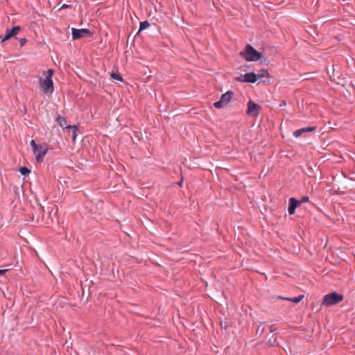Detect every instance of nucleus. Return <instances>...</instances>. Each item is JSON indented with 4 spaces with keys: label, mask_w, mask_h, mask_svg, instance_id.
I'll return each mask as SVG.
<instances>
[{
    "label": "nucleus",
    "mask_w": 355,
    "mask_h": 355,
    "mask_svg": "<svg viewBox=\"0 0 355 355\" xmlns=\"http://www.w3.org/2000/svg\"><path fill=\"white\" fill-rule=\"evenodd\" d=\"M239 55L248 62H256L262 57V54L250 44H247L245 49L239 53Z\"/></svg>",
    "instance_id": "1"
},
{
    "label": "nucleus",
    "mask_w": 355,
    "mask_h": 355,
    "mask_svg": "<svg viewBox=\"0 0 355 355\" xmlns=\"http://www.w3.org/2000/svg\"><path fill=\"white\" fill-rule=\"evenodd\" d=\"M53 72V69H48L46 78H39L40 85L42 88L44 93L46 94H52L54 90L53 83L52 80Z\"/></svg>",
    "instance_id": "2"
},
{
    "label": "nucleus",
    "mask_w": 355,
    "mask_h": 355,
    "mask_svg": "<svg viewBox=\"0 0 355 355\" xmlns=\"http://www.w3.org/2000/svg\"><path fill=\"white\" fill-rule=\"evenodd\" d=\"M343 298L344 296L342 294L333 292L324 296L322 304L327 306H332L342 302Z\"/></svg>",
    "instance_id": "3"
},
{
    "label": "nucleus",
    "mask_w": 355,
    "mask_h": 355,
    "mask_svg": "<svg viewBox=\"0 0 355 355\" xmlns=\"http://www.w3.org/2000/svg\"><path fill=\"white\" fill-rule=\"evenodd\" d=\"M234 96L232 91H227L226 93L222 94L220 100L214 103V106L217 109H221L226 106L232 100Z\"/></svg>",
    "instance_id": "4"
},
{
    "label": "nucleus",
    "mask_w": 355,
    "mask_h": 355,
    "mask_svg": "<svg viewBox=\"0 0 355 355\" xmlns=\"http://www.w3.org/2000/svg\"><path fill=\"white\" fill-rule=\"evenodd\" d=\"M72 39L73 40L81 39L85 37L92 36L93 33L87 28L77 29L72 28L71 29Z\"/></svg>",
    "instance_id": "5"
},
{
    "label": "nucleus",
    "mask_w": 355,
    "mask_h": 355,
    "mask_svg": "<svg viewBox=\"0 0 355 355\" xmlns=\"http://www.w3.org/2000/svg\"><path fill=\"white\" fill-rule=\"evenodd\" d=\"M261 110V107L259 104L253 102L251 100L249 101L248 103V109L246 112L248 115L253 117L257 116L259 114Z\"/></svg>",
    "instance_id": "6"
},
{
    "label": "nucleus",
    "mask_w": 355,
    "mask_h": 355,
    "mask_svg": "<svg viewBox=\"0 0 355 355\" xmlns=\"http://www.w3.org/2000/svg\"><path fill=\"white\" fill-rule=\"evenodd\" d=\"M47 152V145L46 144H40L38 146L37 153H34L35 155L36 161L39 163L42 162L44 160V157Z\"/></svg>",
    "instance_id": "7"
},
{
    "label": "nucleus",
    "mask_w": 355,
    "mask_h": 355,
    "mask_svg": "<svg viewBox=\"0 0 355 355\" xmlns=\"http://www.w3.org/2000/svg\"><path fill=\"white\" fill-rule=\"evenodd\" d=\"M20 29L21 27L19 26H14L11 29H7L4 37H1L0 35L1 42H4L10 39L11 37H14L15 35H16Z\"/></svg>",
    "instance_id": "8"
},
{
    "label": "nucleus",
    "mask_w": 355,
    "mask_h": 355,
    "mask_svg": "<svg viewBox=\"0 0 355 355\" xmlns=\"http://www.w3.org/2000/svg\"><path fill=\"white\" fill-rule=\"evenodd\" d=\"M301 205V202L295 199V198H291L289 199L288 211L290 215H293L295 212L296 208Z\"/></svg>",
    "instance_id": "9"
},
{
    "label": "nucleus",
    "mask_w": 355,
    "mask_h": 355,
    "mask_svg": "<svg viewBox=\"0 0 355 355\" xmlns=\"http://www.w3.org/2000/svg\"><path fill=\"white\" fill-rule=\"evenodd\" d=\"M35 214H33V220L35 219L37 223H39L40 220H42L44 215V208L43 207L39 205L36 209H35Z\"/></svg>",
    "instance_id": "10"
},
{
    "label": "nucleus",
    "mask_w": 355,
    "mask_h": 355,
    "mask_svg": "<svg viewBox=\"0 0 355 355\" xmlns=\"http://www.w3.org/2000/svg\"><path fill=\"white\" fill-rule=\"evenodd\" d=\"M258 75L254 72L247 73L244 75V82L254 83L257 80Z\"/></svg>",
    "instance_id": "11"
},
{
    "label": "nucleus",
    "mask_w": 355,
    "mask_h": 355,
    "mask_svg": "<svg viewBox=\"0 0 355 355\" xmlns=\"http://www.w3.org/2000/svg\"><path fill=\"white\" fill-rule=\"evenodd\" d=\"M65 128L68 129L69 131L70 130H72L71 139H72L73 141L74 142L76 139V137H77V132L78 131V126L76 125H68L65 126Z\"/></svg>",
    "instance_id": "12"
},
{
    "label": "nucleus",
    "mask_w": 355,
    "mask_h": 355,
    "mask_svg": "<svg viewBox=\"0 0 355 355\" xmlns=\"http://www.w3.org/2000/svg\"><path fill=\"white\" fill-rule=\"evenodd\" d=\"M56 121L60 127L65 128L67 125V119L65 117L59 115L56 118Z\"/></svg>",
    "instance_id": "13"
},
{
    "label": "nucleus",
    "mask_w": 355,
    "mask_h": 355,
    "mask_svg": "<svg viewBox=\"0 0 355 355\" xmlns=\"http://www.w3.org/2000/svg\"><path fill=\"white\" fill-rule=\"evenodd\" d=\"M279 298L284 299V300H288V301H290V302H292L294 303H298L304 298V295H300L298 297H293V298L282 297H279Z\"/></svg>",
    "instance_id": "14"
},
{
    "label": "nucleus",
    "mask_w": 355,
    "mask_h": 355,
    "mask_svg": "<svg viewBox=\"0 0 355 355\" xmlns=\"http://www.w3.org/2000/svg\"><path fill=\"white\" fill-rule=\"evenodd\" d=\"M149 26H150V24H149L148 21L146 20V21H141L140 23V27H139V31L140 32L143 30H145L147 28H148Z\"/></svg>",
    "instance_id": "15"
},
{
    "label": "nucleus",
    "mask_w": 355,
    "mask_h": 355,
    "mask_svg": "<svg viewBox=\"0 0 355 355\" xmlns=\"http://www.w3.org/2000/svg\"><path fill=\"white\" fill-rule=\"evenodd\" d=\"M19 171L23 175H26L31 173V170L26 166L20 167Z\"/></svg>",
    "instance_id": "16"
},
{
    "label": "nucleus",
    "mask_w": 355,
    "mask_h": 355,
    "mask_svg": "<svg viewBox=\"0 0 355 355\" xmlns=\"http://www.w3.org/2000/svg\"><path fill=\"white\" fill-rule=\"evenodd\" d=\"M111 78L112 79H114V80H116L119 81H121V82L123 81L122 76L119 73H117L112 72L111 73Z\"/></svg>",
    "instance_id": "17"
},
{
    "label": "nucleus",
    "mask_w": 355,
    "mask_h": 355,
    "mask_svg": "<svg viewBox=\"0 0 355 355\" xmlns=\"http://www.w3.org/2000/svg\"><path fill=\"white\" fill-rule=\"evenodd\" d=\"M31 146H32V148H33V153H37V148H38V146H39V145H37V144L35 143V140L32 139V140L31 141Z\"/></svg>",
    "instance_id": "18"
},
{
    "label": "nucleus",
    "mask_w": 355,
    "mask_h": 355,
    "mask_svg": "<svg viewBox=\"0 0 355 355\" xmlns=\"http://www.w3.org/2000/svg\"><path fill=\"white\" fill-rule=\"evenodd\" d=\"M277 343V336L274 337L272 339L270 338L268 340V345L275 346Z\"/></svg>",
    "instance_id": "19"
},
{
    "label": "nucleus",
    "mask_w": 355,
    "mask_h": 355,
    "mask_svg": "<svg viewBox=\"0 0 355 355\" xmlns=\"http://www.w3.org/2000/svg\"><path fill=\"white\" fill-rule=\"evenodd\" d=\"M302 130H304L303 132H309L316 130V126L308 127L305 128H302Z\"/></svg>",
    "instance_id": "20"
},
{
    "label": "nucleus",
    "mask_w": 355,
    "mask_h": 355,
    "mask_svg": "<svg viewBox=\"0 0 355 355\" xmlns=\"http://www.w3.org/2000/svg\"><path fill=\"white\" fill-rule=\"evenodd\" d=\"M265 329V324L262 323L257 327V332L262 334Z\"/></svg>",
    "instance_id": "21"
},
{
    "label": "nucleus",
    "mask_w": 355,
    "mask_h": 355,
    "mask_svg": "<svg viewBox=\"0 0 355 355\" xmlns=\"http://www.w3.org/2000/svg\"><path fill=\"white\" fill-rule=\"evenodd\" d=\"M304 130H302V129L297 130L294 132L293 135L295 137H298L303 133Z\"/></svg>",
    "instance_id": "22"
},
{
    "label": "nucleus",
    "mask_w": 355,
    "mask_h": 355,
    "mask_svg": "<svg viewBox=\"0 0 355 355\" xmlns=\"http://www.w3.org/2000/svg\"><path fill=\"white\" fill-rule=\"evenodd\" d=\"M269 329L271 333H275V334H277V328L275 325H271Z\"/></svg>",
    "instance_id": "23"
},
{
    "label": "nucleus",
    "mask_w": 355,
    "mask_h": 355,
    "mask_svg": "<svg viewBox=\"0 0 355 355\" xmlns=\"http://www.w3.org/2000/svg\"><path fill=\"white\" fill-rule=\"evenodd\" d=\"M26 42H27V40L25 37L21 38L19 40L20 46L21 47L24 46Z\"/></svg>",
    "instance_id": "24"
},
{
    "label": "nucleus",
    "mask_w": 355,
    "mask_h": 355,
    "mask_svg": "<svg viewBox=\"0 0 355 355\" xmlns=\"http://www.w3.org/2000/svg\"><path fill=\"white\" fill-rule=\"evenodd\" d=\"M309 200V198L308 196H303L299 201L301 202V204L302 202H306Z\"/></svg>",
    "instance_id": "25"
},
{
    "label": "nucleus",
    "mask_w": 355,
    "mask_h": 355,
    "mask_svg": "<svg viewBox=\"0 0 355 355\" xmlns=\"http://www.w3.org/2000/svg\"><path fill=\"white\" fill-rule=\"evenodd\" d=\"M243 79H244V76H241L240 77H238L236 78V80L240 81V82H244Z\"/></svg>",
    "instance_id": "26"
},
{
    "label": "nucleus",
    "mask_w": 355,
    "mask_h": 355,
    "mask_svg": "<svg viewBox=\"0 0 355 355\" xmlns=\"http://www.w3.org/2000/svg\"><path fill=\"white\" fill-rule=\"evenodd\" d=\"M8 271L7 269H1L0 270V275H3L4 274H6V272Z\"/></svg>",
    "instance_id": "27"
},
{
    "label": "nucleus",
    "mask_w": 355,
    "mask_h": 355,
    "mask_svg": "<svg viewBox=\"0 0 355 355\" xmlns=\"http://www.w3.org/2000/svg\"><path fill=\"white\" fill-rule=\"evenodd\" d=\"M70 7L69 5H67V4H63L62 6H61V9L62 8H69Z\"/></svg>",
    "instance_id": "28"
},
{
    "label": "nucleus",
    "mask_w": 355,
    "mask_h": 355,
    "mask_svg": "<svg viewBox=\"0 0 355 355\" xmlns=\"http://www.w3.org/2000/svg\"><path fill=\"white\" fill-rule=\"evenodd\" d=\"M182 182H183V179L182 178V180L178 183V184L180 186V187H182Z\"/></svg>",
    "instance_id": "29"
},
{
    "label": "nucleus",
    "mask_w": 355,
    "mask_h": 355,
    "mask_svg": "<svg viewBox=\"0 0 355 355\" xmlns=\"http://www.w3.org/2000/svg\"><path fill=\"white\" fill-rule=\"evenodd\" d=\"M285 104H286V102H285V101H284V102L282 103V105H285Z\"/></svg>",
    "instance_id": "30"
},
{
    "label": "nucleus",
    "mask_w": 355,
    "mask_h": 355,
    "mask_svg": "<svg viewBox=\"0 0 355 355\" xmlns=\"http://www.w3.org/2000/svg\"><path fill=\"white\" fill-rule=\"evenodd\" d=\"M285 104H286V102H285V101H284V102L282 103V105H285Z\"/></svg>",
    "instance_id": "31"
}]
</instances>
